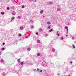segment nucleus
<instances>
[{
  "label": "nucleus",
  "mask_w": 76,
  "mask_h": 76,
  "mask_svg": "<svg viewBox=\"0 0 76 76\" xmlns=\"http://www.w3.org/2000/svg\"><path fill=\"white\" fill-rule=\"evenodd\" d=\"M17 61H18V62H20V59H18L17 60Z\"/></svg>",
  "instance_id": "nucleus-21"
},
{
  "label": "nucleus",
  "mask_w": 76,
  "mask_h": 76,
  "mask_svg": "<svg viewBox=\"0 0 76 76\" xmlns=\"http://www.w3.org/2000/svg\"><path fill=\"white\" fill-rule=\"evenodd\" d=\"M52 50L53 52H54V51H55V49H54V48H53L52 49Z\"/></svg>",
  "instance_id": "nucleus-12"
},
{
  "label": "nucleus",
  "mask_w": 76,
  "mask_h": 76,
  "mask_svg": "<svg viewBox=\"0 0 76 76\" xmlns=\"http://www.w3.org/2000/svg\"><path fill=\"white\" fill-rule=\"evenodd\" d=\"M20 30H23V27H21L20 28Z\"/></svg>",
  "instance_id": "nucleus-5"
},
{
  "label": "nucleus",
  "mask_w": 76,
  "mask_h": 76,
  "mask_svg": "<svg viewBox=\"0 0 76 76\" xmlns=\"http://www.w3.org/2000/svg\"><path fill=\"white\" fill-rule=\"evenodd\" d=\"M12 15H16V12L15 11H13L12 13Z\"/></svg>",
  "instance_id": "nucleus-3"
},
{
  "label": "nucleus",
  "mask_w": 76,
  "mask_h": 76,
  "mask_svg": "<svg viewBox=\"0 0 76 76\" xmlns=\"http://www.w3.org/2000/svg\"><path fill=\"white\" fill-rule=\"evenodd\" d=\"M37 56H40V54L39 53H38L37 54Z\"/></svg>",
  "instance_id": "nucleus-22"
},
{
  "label": "nucleus",
  "mask_w": 76,
  "mask_h": 76,
  "mask_svg": "<svg viewBox=\"0 0 76 76\" xmlns=\"http://www.w3.org/2000/svg\"><path fill=\"white\" fill-rule=\"evenodd\" d=\"M37 71H39V69H38V68H37Z\"/></svg>",
  "instance_id": "nucleus-38"
},
{
  "label": "nucleus",
  "mask_w": 76,
  "mask_h": 76,
  "mask_svg": "<svg viewBox=\"0 0 76 76\" xmlns=\"http://www.w3.org/2000/svg\"><path fill=\"white\" fill-rule=\"evenodd\" d=\"M2 75L3 76H4L5 75V74H4V73H3Z\"/></svg>",
  "instance_id": "nucleus-34"
},
{
  "label": "nucleus",
  "mask_w": 76,
  "mask_h": 76,
  "mask_svg": "<svg viewBox=\"0 0 76 76\" xmlns=\"http://www.w3.org/2000/svg\"><path fill=\"white\" fill-rule=\"evenodd\" d=\"M1 14L2 15H4V12H1Z\"/></svg>",
  "instance_id": "nucleus-26"
},
{
  "label": "nucleus",
  "mask_w": 76,
  "mask_h": 76,
  "mask_svg": "<svg viewBox=\"0 0 76 76\" xmlns=\"http://www.w3.org/2000/svg\"><path fill=\"white\" fill-rule=\"evenodd\" d=\"M42 13H43V10H42L40 12V14H42Z\"/></svg>",
  "instance_id": "nucleus-10"
},
{
  "label": "nucleus",
  "mask_w": 76,
  "mask_h": 76,
  "mask_svg": "<svg viewBox=\"0 0 76 76\" xmlns=\"http://www.w3.org/2000/svg\"><path fill=\"white\" fill-rule=\"evenodd\" d=\"M18 36L19 37H21V36H22V34H18Z\"/></svg>",
  "instance_id": "nucleus-20"
},
{
  "label": "nucleus",
  "mask_w": 76,
  "mask_h": 76,
  "mask_svg": "<svg viewBox=\"0 0 76 76\" xmlns=\"http://www.w3.org/2000/svg\"><path fill=\"white\" fill-rule=\"evenodd\" d=\"M68 76H70V75H68Z\"/></svg>",
  "instance_id": "nucleus-49"
},
{
  "label": "nucleus",
  "mask_w": 76,
  "mask_h": 76,
  "mask_svg": "<svg viewBox=\"0 0 76 76\" xmlns=\"http://www.w3.org/2000/svg\"><path fill=\"white\" fill-rule=\"evenodd\" d=\"M65 29H68V27H67V26H65Z\"/></svg>",
  "instance_id": "nucleus-17"
},
{
  "label": "nucleus",
  "mask_w": 76,
  "mask_h": 76,
  "mask_svg": "<svg viewBox=\"0 0 76 76\" xmlns=\"http://www.w3.org/2000/svg\"><path fill=\"white\" fill-rule=\"evenodd\" d=\"M9 9H10L9 7H8L7 8V10H9Z\"/></svg>",
  "instance_id": "nucleus-33"
},
{
  "label": "nucleus",
  "mask_w": 76,
  "mask_h": 76,
  "mask_svg": "<svg viewBox=\"0 0 76 76\" xmlns=\"http://www.w3.org/2000/svg\"><path fill=\"white\" fill-rule=\"evenodd\" d=\"M36 35H38V32H36Z\"/></svg>",
  "instance_id": "nucleus-32"
},
{
  "label": "nucleus",
  "mask_w": 76,
  "mask_h": 76,
  "mask_svg": "<svg viewBox=\"0 0 76 76\" xmlns=\"http://www.w3.org/2000/svg\"><path fill=\"white\" fill-rule=\"evenodd\" d=\"M39 30L40 31H42V28H40Z\"/></svg>",
  "instance_id": "nucleus-24"
},
{
  "label": "nucleus",
  "mask_w": 76,
  "mask_h": 76,
  "mask_svg": "<svg viewBox=\"0 0 76 76\" xmlns=\"http://www.w3.org/2000/svg\"><path fill=\"white\" fill-rule=\"evenodd\" d=\"M72 47H73V48H75V45H73Z\"/></svg>",
  "instance_id": "nucleus-19"
},
{
  "label": "nucleus",
  "mask_w": 76,
  "mask_h": 76,
  "mask_svg": "<svg viewBox=\"0 0 76 76\" xmlns=\"http://www.w3.org/2000/svg\"><path fill=\"white\" fill-rule=\"evenodd\" d=\"M66 37H67V36H68V35H66Z\"/></svg>",
  "instance_id": "nucleus-44"
},
{
  "label": "nucleus",
  "mask_w": 76,
  "mask_h": 76,
  "mask_svg": "<svg viewBox=\"0 0 76 76\" xmlns=\"http://www.w3.org/2000/svg\"><path fill=\"white\" fill-rule=\"evenodd\" d=\"M37 43H39V42H40V40H37Z\"/></svg>",
  "instance_id": "nucleus-25"
},
{
  "label": "nucleus",
  "mask_w": 76,
  "mask_h": 76,
  "mask_svg": "<svg viewBox=\"0 0 76 76\" xmlns=\"http://www.w3.org/2000/svg\"><path fill=\"white\" fill-rule=\"evenodd\" d=\"M49 4H50V5H51L53 4V2H49Z\"/></svg>",
  "instance_id": "nucleus-14"
},
{
  "label": "nucleus",
  "mask_w": 76,
  "mask_h": 76,
  "mask_svg": "<svg viewBox=\"0 0 76 76\" xmlns=\"http://www.w3.org/2000/svg\"><path fill=\"white\" fill-rule=\"evenodd\" d=\"M34 1H37V0H34Z\"/></svg>",
  "instance_id": "nucleus-47"
},
{
  "label": "nucleus",
  "mask_w": 76,
  "mask_h": 76,
  "mask_svg": "<svg viewBox=\"0 0 76 76\" xmlns=\"http://www.w3.org/2000/svg\"><path fill=\"white\" fill-rule=\"evenodd\" d=\"M48 34H45V37H48Z\"/></svg>",
  "instance_id": "nucleus-8"
},
{
  "label": "nucleus",
  "mask_w": 76,
  "mask_h": 76,
  "mask_svg": "<svg viewBox=\"0 0 76 76\" xmlns=\"http://www.w3.org/2000/svg\"><path fill=\"white\" fill-rule=\"evenodd\" d=\"M48 28L49 29H50V28H51V25H49L48 26Z\"/></svg>",
  "instance_id": "nucleus-6"
},
{
  "label": "nucleus",
  "mask_w": 76,
  "mask_h": 76,
  "mask_svg": "<svg viewBox=\"0 0 76 76\" xmlns=\"http://www.w3.org/2000/svg\"><path fill=\"white\" fill-rule=\"evenodd\" d=\"M60 33H59V31H56V35H57V37H58V36H60Z\"/></svg>",
  "instance_id": "nucleus-1"
},
{
  "label": "nucleus",
  "mask_w": 76,
  "mask_h": 76,
  "mask_svg": "<svg viewBox=\"0 0 76 76\" xmlns=\"http://www.w3.org/2000/svg\"><path fill=\"white\" fill-rule=\"evenodd\" d=\"M24 7H25V6L24 5L22 6V8H23H23H24Z\"/></svg>",
  "instance_id": "nucleus-27"
},
{
  "label": "nucleus",
  "mask_w": 76,
  "mask_h": 76,
  "mask_svg": "<svg viewBox=\"0 0 76 76\" xmlns=\"http://www.w3.org/2000/svg\"><path fill=\"white\" fill-rule=\"evenodd\" d=\"M1 53L0 52V55H1Z\"/></svg>",
  "instance_id": "nucleus-43"
},
{
  "label": "nucleus",
  "mask_w": 76,
  "mask_h": 76,
  "mask_svg": "<svg viewBox=\"0 0 76 76\" xmlns=\"http://www.w3.org/2000/svg\"><path fill=\"white\" fill-rule=\"evenodd\" d=\"M60 10H61L59 8H58L57 9V11H60Z\"/></svg>",
  "instance_id": "nucleus-16"
},
{
  "label": "nucleus",
  "mask_w": 76,
  "mask_h": 76,
  "mask_svg": "<svg viewBox=\"0 0 76 76\" xmlns=\"http://www.w3.org/2000/svg\"><path fill=\"white\" fill-rule=\"evenodd\" d=\"M18 19H20L21 18L20 16H18Z\"/></svg>",
  "instance_id": "nucleus-28"
},
{
  "label": "nucleus",
  "mask_w": 76,
  "mask_h": 76,
  "mask_svg": "<svg viewBox=\"0 0 76 76\" xmlns=\"http://www.w3.org/2000/svg\"><path fill=\"white\" fill-rule=\"evenodd\" d=\"M42 72V70H41L40 71V73H41V72Z\"/></svg>",
  "instance_id": "nucleus-35"
},
{
  "label": "nucleus",
  "mask_w": 76,
  "mask_h": 76,
  "mask_svg": "<svg viewBox=\"0 0 76 76\" xmlns=\"http://www.w3.org/2000/svg\"><path fill=\"white\" fill-rule=\"evenodd\" d=\"M1 50L2 51H4V48H1Z\"/></svg>",
  "instance_id": "nucleus-15"
},
{
  "label": "nucleus",
  "mask_w": 76,
  "mask_h": 76,
  "mask_svg": "<svg viewBox=\"0 0 76 76\" xmlns=\"http://www.w3.org/2000/svg\"><path fill=\"white\" fill-rule=\"evenodd\" d=\"M14 19H15V17H13L12 18L11 20V22H13V20H14Z\"/></svg>",
  "instance_id": "nucleus-2"
},
{
  "label": "nucleus",
  "mask_w": 76,
  "mask_h": 76,
  "mask_svg": "<svg viewBox=\"0 0 76 76\" xmlns=\"http://www.w3.org/2000/svg\"><path fill=\"white\" fill-rule=\"evenodd\" d=\"M53 31V29H51L50 30H49V32H52V31Z\"/></svg>",
  "instance_id": "nucleus-18"
},
{
  "label": "nucleus",
  "mask_w": 76,
  "mask_h": 76,
  "mask_svg": "<svg viewBox=\"0 0 76 76\" xmlns=\"http://www.w3.org/2000/svg\"><path fill=\"white\" fill-rule=\"evenodd\" d=\"M30 21L31 22V23H32V22H33V20H30Z\"/></svg>",
  "instance_id": "nucleus-31"
},
{
  "label": "nucleus",
  "mask_w": 76,
  "mask_h": 76,
  "mask_svg": "<svg viewBox=\"0 0 76 76\" xmlns=\"http://www.w3.org/2000/svg\"><path fill=\"white\" fill-rule=\"evenodd\" d=\"M31 66H32V65H33V64L32 63H30L29 64Z\"/></svg>",
  "instance_id": "nucleus-30"
},
{
  "label": "nucleus",
  "mask_w": 76,
  "mask_h": 76,
  "mask_svg": "<svg viewBox=\"0 0 76 76\" xmlns=\"http://www.w3.org/2000/svg\"><path fill=\"white\" fill-rule=\"evenodd\" d=\"M68 30H69V29H67V30H66L67 32H68Z\"/></svg>",
  "instance_id": "nucleus-42"
},
{
  "label": "nucleus",
  "mask_w": 76,
  "mask_h": 76,
  "mask_svg": "<svg viewBox=\"0 0 76 76\" xmlns=\"http://www.w3.org/2000/svg\"><path fill=\"white\" fill-rule=\"evenodd\" d=\"M72 39H74V37H72Z\"/></svg>",
  "instance_id": "nucleus-41"
},
{
  "label": "nucleus",
  "mask_w": 76,
  "mask_h": 76,
  "mask_svg": "<svg viewBox=\"0 0 76 76\" xmlns=\"http://www.w3.org/2000/svg\"><path fill=\"white\" fill-rule=\"evenodd\" d=\"M33 0H30V1H33Z\"/></svg>",
  "instance_id": "nucleus-37"
},
{
  "label": "nucleus",
  "mask_w": 76,
  "mask_h": 76,
  "mask_svg": "<svg viewBox=\"0 0 76 76\" xmlns=\"http://www.w3.org/2000/svg\"><path fill=\"white\" fill-rule=\"evenodd\" d=\"M31 28H34V26H31Z\"/></svg>",
  "instance_id": "nucleus-29"
},
{
  "label": "nucleus",
  "mask_w": 76,
  "mask_h": 76,
  "mask_svg": "<svg viewBox=\"0 0 76 76\" xmlns=\"http://www.w3.org/2000/svg\"><path fill=\"white\" fill-rule=\"evenodd\" d=\"M4 61L3 59H1V63H3V62Z\"/></svg>",
  "instance_id": "nucleus-23"
},
{
  "label": "nucleus",
  "mask_w": 76,
  "mask_h": 76,
  "mask_svg": "<svg viewBox=\"0 0 76 76\" xmlns=\"http://www.w3.org/2000/svg\"><path fill=\"white\" fill-rule=\"evenodd\" d=\"M26 38H28V37H26Z\"/></svg>",
  "instance_id": "nucleus-45"
},
{
  "label": "nucleus",
  "mask_w": 76,
  "mask_h": 76,
  "mask_svg": "<svg viewBox=\"0 0 76 76\" xmlns=\"http://www.w3.org/2000/svg\"><path fill=\"white\" fill-rule=\"evenodd\" d=\"M42 65L43 66H44V67H45V66H46L45 64H43V63H42Z\"/></svg>",
  "instance_id": "nucleus-13"
},
{
  "label": "nucleus",
  "mask_w": 76,
  "mask_h": 76,
  "mask_svg": "<svg viewBox=\"0 0 76 76\" xmlns=\"http://www.w3.org/2000/svg\"><path fill=\"white\" fill-rule=\"evenodd\" d=\"M4 44H5V43L4 42L3 43V45H4Z\"/></svg>",
  "instance_id": "nucleus-36"
},
{
  "label": "nucleus",
  "mask_w": 76,
  "mask_h": 76,
  "mask_svg": "<svg viewBox=\"0 0 76 76\" xmlns=\"http://www.w3.org/2000/svg\"><path fill=\"white\" fill-rule=\"evenodd\" d=\"M72 63H73V62H72V61H71V62H70L71 64H72Z\"/></svg>",
  "instance_id": "nucleus-40"
},
{
  "label": "nucleus",
  "mask_w": 76,
  "mask_h": 76,
  "mask_svg": "<svg viewBox=\"0 0 76 76\" xmlns=\"http://www.w3.org/2000/svg\"><path fill=\"white\" fill-rule=\"evenodd\" d=\"M47 23L48 25H50V24H51V23H50V22L48 21L47 22Z\"/></svg>",
  "instance_id": "nucleus-4"
},
{
  "label": "nucleus",
  "mask_w": 76,
  "mask_h": 76,
  "mask_svg": "<svg viewBox=\"0 0 76 76\" xmlns=\"http://www.w3.org/2000/svg\"><path fill=\"white\" fill-rule=\"evenodd\" d=\"M35 70H36V69H34L33 70V71H35Z\"/></svg>",
  "instance_id": "nucleus-39"
},
{
  "label": "nucleus",
  "mask_w": 76,
  "mask_h": 76,
  "mask_svg": "<svg viewBox=\"0 0 76 76\" xmlns=\"http://www.w3.org/2000/svg\"><path fill=\"white\" fill-rule=\"evenodd\" d=\"M63 39H64V38H63V37H61L60 38V40H61L62 41V40H63Z\"/></svg>",
  "instance_id": "nucleus-9"
},
{
  "label": "nucleus",
  "mask_w": 76,
  "mask_h": 76,
  "mask_svg": "<svg viewBox=\"0 0 76 76\" xmlns=\"http://www.w3.org/2000/svg\"><path fill=\"white\" fill-rule=\"evenodd\" d=\"M43 18H45V16H43Z\"/></svg>",
  "instance_id": "nucleus-46"
},
{
  "label": "nucleus",
  "mask_w": 76,
  "mask_h": 76,
  "mask_svg": "<svg viewBox=\"0 0 76 76\" xmlns=\"http://www.w3.org/2000/svg\"><path fill=\"white\" fill-rule=\"evenodd\" d=\"M24 63H23V62H21L20 64H21V65H23Z\"/></svg>",
  "instance_id": "nucleus-11"
},
{
  "label": "nucleus",
  "mask_w": 76,
  "mask_h": 76,
  "mask_svg": "<svg viewBox=\"0 0 76 76\" xmlns=\"http://www.w3.org/2000/svg\"><path fill=\"white\" fill-rule=\"evenodd\" d=\"M33 2H35V1H33Z\"/></svg>",
  "instance_id": "nucleus-48"
},
{
  "label": "nucleus",
  "mask_w": 76,
  "mask_h": 76,
  "mask_svg": "<svg viewBox=\"0 0 76 76\" xmlns=\"http://www.w3.org/2000/svg\"><path fill=\"white\" fill-rule=\"evenodd\" d=\"M31 50V48H27V51H30Z\"/></svg>",
  "instance_id": "nucleus-7"
}]
</instances>
